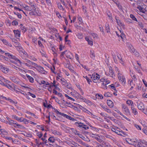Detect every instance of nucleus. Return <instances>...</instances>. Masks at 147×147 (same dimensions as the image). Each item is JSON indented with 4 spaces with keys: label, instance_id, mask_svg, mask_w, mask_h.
I'll list each match as a JSON object with an SVG mask.
<instances>
[{
    "label": "nucleus",
    "instance_id": "f257e3e1",
    "mask_svg": "<svg viewBox=\"0 0 147 147\" xmlns=\"http://www.w3.org/2000/svg\"><path fill=\"white\" fill-rule=\"evenodd\" d=\"M5 55L7 56L8 57H7L4 56H2V57L3 58L6 59H8V58L10 59H12L14 60L16 62L19 63L20 64H21V62L15 56L10 54L8 53H5Z\"/></svg>",
    "mask_w": 147,
    "mask_h": 147
},
{
    "label": "nucleus",
    "instance_id": "f03ea898",
    "mask_svg": "<svg viewBox=\"0 0 147 147\" xmlns=\"http://www.w3.org/2000/svg\"><path fill=\"white\" fill-rule=\"evenodd\" d=\"M89 76H90L91 78L92 79L93 82L94 83H97L100 78V76L96 73H94L92 76L90 75Z\"/></svg>",
    "mask_w": 147,
    "mask_h": 147
},
{
    "label": "nucleus",
    "instance_id": "7ed1b4c3",
    "mask_svg": "<svg viewBox=\"0 0 147 147\" xmlns=\"http://www.w3.org/2000/svg\"><path fill=\"white\" fill-rule=\"evenodd\" d=\"M118 78L120 81L121 82V83L123 85L125 84L126 82L125 78L122 74H121L120 72L118 73Z\"/></svg>",
    "mask_w": 147,
    "mask_h": 147
},
{
    "label": "nucleus",
    "instance_id": "20e7f679",
    "mask_svg": "<svg viewBox=\"0 0 147 147\" xmlns=\"http://www.w3.org/2000/svg\"><path fill=\"white\" fill-rule=\"evenodd\" d=\"M105 73L106 75L111 77H113L114 76H115L114 73L111 67L109 68V72L106 71L105 72Z\"/></svg>",
    "mask_w": 147,
    "mask_h": 147
},
{
    "label": "nucleus",
    "instance_id": "39448f33",
    "mask_svg": "<svg viewBox=\"0 0 147 147\" xmlns=\"http://www.w3.org/2000/svg\"><path fill=\"white\" fill-rule=\"evenodd\" d=\"M27 63H25L24 64L28 67H32L33 66H35L36 63H34L30 60H27Z\"/></svg>",
    "mask_w": 147,
    "mask_h": 147
},
{
    "label": "nucleus",
    "instance_id": "423d86ee",
    "mask_svg": "<svg viewBox=\"0 0 147 147\" xmlns=\"http://www.w3.org/2000/svg\"><path fill=\"white\" fill-rule=\"evenodd\" d=\"M32 67L36 69L37 71L43 73L44 71V68H43L39 65H38L36 63V65L35 66H32Z\"/></svg>",
    "mask_w": 147,
    "mask_h": 147
},
{
    "label": "nucleus",
    "instance_id": "0eeeda50",
    "mask_svg": "<svg viewBox=\"0 0 147 147\" xmlns=\"http://www.w3.org/2000/svg\"><path fill=\"white\" fill-rule=\"evenodd\" d=\"M8 121L9 122H7L8 123V124L10 125H12L13 124H14L16 125L17 126H18V127H20V128L23 127L22 125L17 124L16 122H15L14 121L12 120H8Z\"/></svg>",
    "mask_w": 147,
    "mask_h": 147
},
{
    "label": "nucleus",
    "instance_id": "6e6552de",
    "mask_svg": "<svg viewBox=\"0 0 147 147\" xmlns=\"http://www.w3.org/2000/svg\"><path fill=\"white\" fill-rule=\"evenodd\" d=\"M115 18L117 24L120 27L121 29H125V27L124 24L121 22L120 20L117 19L116 17H115Z\"/></svg>",
    "mask_w": 147,
    "mask_h": 147
},
{
    "label": "nucleus",
    "instance_id": "1a4fd4ad",
    "mask_svg": "<svg viewBox=\"0 0 147 147\" xmlns=\"http://www.w3.org/2000/svg\"><path fill=\"white\" fill-rule=\"evenodd\" d=\"M0 70L5 73H7L9 71L8 68L5 67L3 65L0 66Z\"/></svg>",
    "mask_w": 147,
    "mask_h": 147
},
{
    "label": "nucleus",
    "instance_id": "9d476101",
    "mask_svg": "<svg viewBox=\"0 0 147 147\" xmlns=\"http://www.w3.org/2000/svg\"><path fill=\"white\" fill-rule=\"evenodd\" d=\"M122 109H123L125 112L126 113H128L129 112V110L127 106L124 104L122 105Z\"/></svg>",
    "mask_w": 147,
    "mask_h": 147
},
{
    "label": "nucleus",
    "instance_id": "9b49d317",
    "mask_svg": "<svg viewBox=\"0 0 147 147\" xmlns=\"http://www.w3.org/2000/svg\"><path fill=\"white\" fill-rule=\"evenodd\" d=\"M137 106L138 109L140 110H144L145 108L144 105L142 102L139 103L137 105Z\"/></svg>",
    "mask_w": 147,
    "mask_h": 147
},
{
    "label": "nucleus",
    "instance_id": "f8f14e48",
    "mask_svg": "<svg viewBox=\"0 0 147 147\" xmlns=\"http://www.w3.org/2000/svg\"><path fill=\"white\" fill-rule=\"evenodd\" d=\"M65 66L66 67L68 68L71 72L74 73L75 72L74 70L72 69V67L69 63V62L67 63L65 65Z\"/></svg>",
    "mask_w": 147,
    "mask_h": 147
},
{
    "label": "nucleus",
    "instance_id": "ddd939ff",
    "mask_svg": "<svg viewBox=\"0 0 147 147\" xmlns=\"http://www.w3.org/2000/svg\"><path fill=\"white\" fill-rule=\"evenodd\" d=\"M10 79L13 82L18 83L19 82V80L18 78H16L14 77H10Z\"/></svg>",
    "mask_w": 147,
    "mask_h": 147
},
{
    "label": "nucleus",
    "instance_id": "4468645a",
    "mask_svg": "<svg viewBox=\"0 0 147 147\" xmlns=\"http://www.w3.org/2000/svg\"><path fill=\"white\" fill-rule=\"evenodd\" d=\"M66 56L67 57L70 59H72L73 57V55L70 52H68L66 54Z\"/></svg>",
    "mask_w": 147,
    "mask_h": 147
},
{
    "label": "nucleus",
    "instance_id": "2eb2a0df",
    "mask_svg": "<svg viewBox=\"0 0 147 147\" xmlns=\"http://www.w3.org/2000/svg\"><path fill=\"white\" fill-rule=\"evenodd\" d=\"M13 32L15 34V37H16L17 38H18V37H20V32L18 30H14Z\"/></svg>",
    "mask_w": 147,
    "mask_h": 147
},
{
    "label": "nucleus",
    "instance_id": "dca6fc26",
    "mask_svg": "<svg viewBox=\"0 0 147 147\" xmlns=\"http://www.w3.org/2000/svg\"><path fill=\"white\" fill-rule=\"evenodd\" d=\"M107 103L109 107H110V108H112L114 106V104L111 100H108L107 101Z\"/></svg>",
    "mask_w": 147,
    "mask_h": 147
},
{
    "label": "nucleus",
    "instance_id": "f3484780",
    "mask_svg": "<svg viewBox=\"0 0 147 147\" xmlns=\"http://www.w3.org/2000/svg\"><path fill=\"white\" fill-rule=\"evenodd\" d=\"M131 109L134 115H136L138 114V112L136 111V109L134 108V105L131 106Z\"/></svg>",
    "mask_w": 147,
    "mask_h": 147
},
{
    "label": "nucleus",
    "instance_id": "a211bd4d",
    "mask_svg": "<svg viewBox=\"0 0 147 147\" xmlns=\"http://www.w3.org/2000/svg\"><path fill=\"white\" fill-rule=\"evenodd\" d=\"M26 75L30 82L31 83H33L34 82V79L32 77L28 75V74H26Z\"/></svg>",
    "mask_w": 147,
    "mask_h": 147
},
{
    "label": "nucleus",
    "instance_id": "6ab92c4d",
    "mask_svg": "<svg viewBox=\"0 0 147 147\" xmlns=\"http://www.w3.org/2000/svg\"><path fill=\"white\" fill-rule=\"evenodd\" d=\"M5 79L1 77L0 78V84L3 86H5V83L4 82L5 81Z\"/></svg>",
    "mask_w": 147,
    "mask_h": 147
},
{
    "label": "nucleus",
    "instance_id": "aec40b11",
    "mask_svg": "<svg viewBox=\"0 0 147 147\" xmlns=\"http://www.w3.org/2000/svg\"><path fill=\"white\" fill-rule=\"evenodd\" d=\"M82 99L83 100L84 102L89 105H90L92 104V102L88 100L87 99L85 98H82Z\"/></svg>",
    "mask_w": 147,
    "mask_h": 147
},
{
    "label": "nucleus",
    "instance_id": "412c9836",
    "mask_svg": "<svg viewBox=\"0 0 147 147\" xmlns=\"http://www.w3.org/2000/svg\"><path fill=\"white\" fill-rule=\"evenodd\" d=\"M52 133L54 134L55 135H61V133L57 131L56 130H52Z\"/></svg>",
    "mask_w": 147,
    "mask_h": 147
},
{
    "label": "nucleus",
    "instance_id": "4be33fe9",
    "mask_svg": "<svg viewBox=\"0 0 147 147\" xmlns=\"http://www.w3.org/2000/svg\"><path fill=\"white\" fill-rule=\"evenodd\" d=\"M61 80V81L62 84L63 85H65L67 83V82L66 80L64 78H62Z\"/></svg>",
    "mask_w": 147,
    "mask_h": 147
},
{
    "label": "nucleus",
    "instance_id": "5701e85b",
    "mask_svg": "<svg viewBox=\"0 0 147 147\" xmlns=\"http://www.w3.org/2000/svg\"><path fill=\"white\" fill-rule=\"evenodd\" d=\"M90 57L93 59H94L95 58V55L94 53V51H90Z\"/></svg>",
    "mask_w": 147,
    "mask_h": 147
},
{
    "label": "nucleus",
    "instance_id": "b1692460",
    "mask_svg": "<svg viewBox=\"0 0 147 147\" xmlns=\"http://www.w3.org/2000/svg\"><path fill=\"white\" fill-rule=\"evenodd\" d=\"M126 103L128 105H131V106H133V102L132 101L130 100H128L126 101Z\"/></svg>",
    "mask_w": 147,
    "mask_h": 147
},
{
    "label": "nucleus",
    "instance_id": "393cba45",
    "mask_svg": "<svg viewBox=\"0 0 147 147\" xmlns=\"http://www.w3.org/2000/svg\"><path fill=\"white\" fill-rule=\"evenodd\" d=\"M131 47H130V49H129V51L131 53H134L135 52V49L133 48V47L132 45H130Z\"/></svg>",
    "mask_w": 147,
    "mask_h": 147
},
{
    "label": "nucleus",
    "instance_id": "a878e982",
    "mask_svg": "<svg viewBox=\"0 0 147 147\" xmlns=\"http://www.w3.org/2000/svg\"><path fill=\"white\" fill-rule=\"evenodd\" d=\"M117 134L119 135H122V134L121 133L122 132V131L121 130V131H120L118 130L117 129L115 132Z\"/></svg>",
    "mask_w": 147,
    "mask_h": 147
},
{
    "label": "nucleus",
    "instance_id": "bb28decb",
    "mask_svg": "<svg viewBox=\"0 0 147 147\" xmlns=\"http://www.w3.org/2000/svg\"><path fill=\"white\" fill-rule=\"evenodd\" d=\"M112 96V94L109 92H105L104 96L106 97H110Z\"/></svg>",
    "mask_w": 147,
    "mask_h": 147
},
{
    "label": "nucleus",
    "instance_id": "cd10ccee",
    "mask_svg": "<svg viewBox=\"0 0 147 147\" xmlns=\"http://www.w3.org/2000/svg\"><path fill=\"white\" fill-rule=\"evenodd\" d=\"M66 118L68 119H69L71 120H72L73 121L76 120V119H75L74 118L70 116H68L67 115Z\"/></svg>",
    "mask_w": 147,
    "mask_h": 147
},
{
    "label": "nucleus",
    "instance_id": "c85d7f7f",
    "mask_svg": "<svg viewBox=\"0 0 147 147\" xmlns=\"http://www.w3.org/2000/svg\"><path fill=\"white\" fill-rule=\"evenodd\" d=\"M48 140L50 142H54L55 141V140L53 137H50L48 139Z\"/></svg>",
    "mask_w": 147,
    "mask_h": 147
},
{
    "label": "nucleus",
    "instance_id": "c756f323",
    "mask_svg": "<svg viewBox=\"0 0 147 147\" xmlns=\"http://www.w3.org/2000/svg\"><path fill=\"white\" fill-rule=\"evenodd\" d=\"M20 26H22L20 28V30H22L23 32H25L26 30V28H25L24 27L22 26V24L20 25Z\"/></svg>",
    "mask_w": 147,
    "mask_h": 147
},
{
    "label": "nucleus",
    "instance_id": "7c9ffc66",
    "mask_svg": "<svg viewBox=\"0 0 147 147\" xmlns=\"http://www.w3.org/2000/svg\"><path fill=\"white\" fill-rule=\"evenodd\" d=\"M2 41L5 44L7 45H8L9 46H10L11 47L12 46V45L11 44H10L9 43L8 44V42L6 40H3Z\"/></svg>",
    "mask_w": 147,
    "mask_h": 147
},
{
    "label": "nucleus",
    "instance_id": "2f4dec72",
    "mask_svg": "<svg viewBox=\"0 0 147 147\" xmlns=\"http://www.w3.org/2000/svg\"><path fill=\"white\" fill-rule=\"evenodd\" d=\"M91 35L94 38H97L98 35L96 34L92 33L91 34Z\"/></svg>",
    "mask_w": 147,
    "mask_h": 147
},
{
    "label": "nucleus",
    "instance_id": "473e14b6",
    "mask_svg": "<svg viewBox=\"0 0 147 147\" xmlns=\"http://www.w3.org/2000/svg\"><path fill=\"white\" fill-rule=\"evenodd\" d=\"M130 18L132 19L133 20H135L136 21H138V20L136 18H135L133 14H131L130 15Z\"/></svg>",
    "mask_w": 147,
    "mask_h": 147
},
{
    "label": "nucleus",
    "instance_id": "72a5a7b5",
    "mask_svg": "<svg viewBox=\"0 0 147 147\" xmlns=\"http://www.w3.org/2000/svg\"><path fill=\"white\" fill-rule=\"evenodd\" d=\"M65 96L66 97H67V98H68V99L70 100H71L72 101H74L75 100L74 98L69 96L67 94H65Z\"/></svg>",
    "mask_w": 147,
    "mask_h": 147
},
{
    "label": "nucleus",
    "instance_id": "f704fd0d",
    "mask_svg": "<svg viewBox=\"0 0 147 147\" xmlns=\"http://www.w3.org/2000/svg\"><path fill=\"white\" fill-rule=\"evenodd\" d=\"M83 77L86 79L88 84H90V82H92L91 80L89 79L88 78L87 76H86L85 77H84V76Z\"/></svg>",
    "mask_w": 147,
    "mask_h": 147
},
{
    "label": "nucleus",
    "instance_id": "c9c22d12",
    "mask_svg": "<svg viewBox=\"0 0 147 147\" xmlns=\"http://www.w3.org/2000/svg\"><path fill=\"white\" fill-rule=\"evenodd\" d=\"M57 5H58V8L59 9H60L61 10H63V7H62V5H61V4L60 3H58L57 4Z\"/></svg>",
    "mask_w": 147,
    "mask_h": 147
},
{
    "label": "nucleus",
    "instance_id": "e433bc0d",
    "mask_svg": "<svg viewBox=\"0 0 147 147\" xmlns=\"http://www.w3.org/2000/svg\"><path fill=\"white\" fill-rule=\"evenodd\" d=\"M29 4L31 5V7H32V8H34V10L36 9V6L35 4H32V3L31 2H29Z\"/></svg>",
    "mask_w": 147,
    "mask_h": 147
},
{
    "label": "nucleus",
    "instance_id": "4c0bfd02",
    "mask_svg": "<svg viewBox=\"0 0 147 147\" xmlns=\"http://www.w3.org/2000/svg\"><path fill=\"white\" fill-rule=\"evenodd\" d=\"M106 30L107 31V32H110V29L109 27V25L108 24L107 25H106Z\"/></svg>",
    "mask_w": 147,
    "mask_h": 147
},
{
    "label": "nucleus",
    "instance_id": "58836bf2",
    "mask_svg": "<svg viewBox=\"0 0 147 147\" xmlns=\"http://www.w3.org/2000/svg\"><path fill=\"white\" fill-rule=\"evenodd\" d=\"M78 20L79 21V24H82V18L80 17H78Z\"/></svg>",
    "mask_w": 147,
    "mask_h": 147
},
{
    "label": "nucleus",
    "instance_id": "ea45409f",
    "mask_svg": "<svg viewBox=\"0 0 147 147\" xmlns=\"http://www.w3.org/2000/svg\"><path fill=\"white\" fill-rule=\"evenodd\" d=\"M65 86L68 89H70L71 88V84L68 83H67V84Z\"/></svg>",
    "mask_w": 147,
    "mask_h": 147
},
{
    "label": "nucleus",
    "instance_id": "a19ab883",
    "mask_svg": "<svg viewBox=\"0 0 147 147\" xmlns=\"http://www.w3.org/2000/svg\"><path fill=\"white\" fill-rule=\"evenodd\" d=\"M27 94L28 95H29L31 96H32V97L33 98H35L36 97V96L34 94L31 93L30 92H28L27 93Z\"/></svg>",
    "mask_w": 147,
    "mask_h": 147
},
{
    "label": "nucleus",
    "instance_id": "79ce46f5",
    "mask_svg": "<svg viewBox=\"0 0 147 147\" xmlns=\"http://www.w3.org/2000/svg\"><path fill=\"white\" fill-rule=\"evenodd\" d=\"M24 135L27 137H31L32 136V135L30 133H25Z\"/></svg>",
    "mask_w": 147,
    "mask_h": 147
},
{
    "label": "nucleus",
    "instance_id": "37998d69",
    "mask_svg": "<svg viewBox=\"0 0 147 147\" xmlns=\"http://www.w3.org/2000/svg\"><path fill=\"white\" fill-rule=\"evenodd\" d=\"M70 129H71L76 134H77L78 131L75 129L74 128H70Z\"/></svg>",
    "mask_w": 147,
    "mask_h": 147
},
{
    "label": "nucleus",
    "instance_id": "c03bdc74",
    "mask_svg": "<svg viewBox=\"0 0 147 147\" xmlns=\"http://www.w3.org/2000/svg\"><path fill=\"white\" fill-rule=\"evenodd\" d=\"M106 84H105L104 83H102V85L101 86V87L104 89H107V86L106 85Z\"/></svg>",
    "mask_w": 147,
    "mask_h": 147
},
{
    "label": "nucleus",
    "instance_id": "a18cd8bd",
    "mask_svg": "<svg viewBox=\"0 0 147 147\" xmlns=\"http://www.w3.org/2000/svg\"><path fill=\"white\" fill-rule=\"evenodd\" d=\"M113 57L114 59V60L115 62V63H117V61L118 60V59H117V58L116 57L115 55H113Z\"/></svg>",
    "mask_w": 147,
    "mask_h": 147
},
{
    "label": "nucleus",
    "instance_id": "49530a36",
    "mask_svg": "<svg viewBox=\"0 0 147 147\" xmlns=\"http://www.w3.org/2000/svg\"><path fill=\"white\" fill-rule=\"evenodd\" d=\"M94 138L96 140L98 141L99 142H101V140L100 139V136H98V137H94Z\"/></svg>",
    "mask_w": 147,
    "mask_h": 147
},
{
    "label": "nucleus",
    "instance_id": "de8ad7c7",
    "mask_svg": "<svg viewBox=\"0 0 147 147\" xmlns=\"http://www.w3.org/2000/svg\"><path fill=\"white\" fill-rule=\"evenodd\" d=\"M12 117L13 119H14L17 120L18 121L20 120V118L15 115H12Z\"/></svg>",
    "mask_w": 147,
    "mask_h": 147
},
{
    "label": "nucleus",
    "instance_id": "09e8293b",
    "mask_svg": "<svg viewBox=\"0 0 147 147\" xmlns=\"http://www.w3.org/2000/svg\"><path fill=\"white\" fill-rule=\"evenodd\" d=\"M100 105L105 110L107 109V106L106 105L102 104H100Z\"/></svg>",
    "mask_w": 147,
    "mask_h": 147
},
{
    "label": "nucleus",
    "instance_id": "8fccbe9b",
    "mask_svg": "<svg viewBox=\"0 0 147 147\" xmlns=\"http://www.w3.org/2000/svg\"><path fill=\"white\" fill-rule=\"evenodd\" d=\"M12 23V24L13 25H17L18 24V22L16 20H14L13 21Z\"/></svg>",
    "mask_w": 147,
    "mask_h": 147
},
{
    "label": "nucleus",
    "instance_id": "3c124183",
    "mask_svg": "<svg viewBox=\"0 0 147 147\" xmlns=\"http://www.w3.org/2000/svg\"><path fill=\"white\" fill-rule=\"evenodd\" d=\"M79 127H84L86 126V125H84L83 123L81 122L80 123Z\"/></svg>",
    "mask_w": 147,
    "mask_h": 147
},
{
    "label": "nucleus",
    "instance_id": "603ef678",
    "mask_svg": "<svg viewBox=\"0 0 147 147\" xmlns=\"http://www.w3.org/2000/svg\"><path fill=\"white\" fill-rule=\"evenodd\" d=\"M138 25L142 29L144 28L143 24L142 22H139Z\"/></svg>",
    "mask_w": 147,
    "mask_h": 147
},
{
    "label": "nucleus",
    "instance_id": "864d4df0",
    "mask_svg": "<svg viewBox=\"0 0 147 147\" xmlns=\"http://www.w3.org/2000/svg\"><path fill=\"white\" fill-rule=\"evenodd\" d=\"M134 126L138 129L141 130V128L138 125L136 124H135L134 125Z\"/></svg>",
    "mask_w": 147,
    "mask_h": 147
},
{
    "label": "nucleus",
    "instance_id": "5fc2aeb1",
    "mask_svg": "<svg viewBox=\"0 0 147 147\" xmlns=\"http://www.w3.org/2000/svg\"><path fill=\"white\" fill-rule=\"evenodd\" d=\"M143 132L146 135H147V128H144L142 129Z\"/></svg>",
    "mask_w": 147,
    "mask_h": 147
},
{
    "label": "nucleus",
    "instance_id": "6e6d98bb",
    "mask_svg": "<svg viewBox=\"0 0 147 147\" xmlns=\"http://www.w3.org/2000/svg\"><path fill=\"white\" fill-rule=\"evenodd\" d=\"M37 136L39 137V138H40L42 136V134L41 132H39L37 133Z\"/></svg>",
    "mask_w": 147,
    "mask_h": 147
},
{
    "label": "nucleus",
    "instance_id": "4d7b16f0",
    "mask_svg": "<svg viewBox=\"0 0 147 147\" xmlns=\"http://www.w3.org/2000/svg\"><path fill=\"white\" fill-rule=\"evenodd\" d=\"M59 114L60 115H61L62 116H63L64 117H66V116L67 115H66L64 113H63L60 112Z\"/></svg>",
    "mask_w": 147,
    "mask_h": 147
},
{
    "label": "nucleus",
    "instance_id": "13d9d810",
    "mask_svg": "<svg viewBox=\"0 0 147 147\" xmlns=\"http://www.w3.org/2000/svg\"><path fill=\"white\" fill-rule=\"evenodd\" d=\"M53 93L55 94H57L59 95V94H61V93H58L55 90V89H54L53 90Z\"/></svg>",
    "mask_w": 147,
    "mask_h": 147
},
{
    "label": "nucleus",
    "instance_id": "bf43d9fd",
    "mask_svg": "<svg viewBox=\"0 0 147 147\" xmlns=\"http://www.w3.org/2000/svg\"><path fill=\"white\" fill-rule=\"evenodd\" d=\"M80 109H81L82 111H84L85 112H86V111L87 110V109L85 108H84L83 107L81 106L80 107Z\"/></svg>",
    "mask_w": 147,
    "mask_h": 147
},
{
    "label": "nucleus",
    "instance_id": "052dcab7",
    "mask_svg": "<svg viewBox=\"0 0 147 147\" xmlns=\"http://www.w3.org/2000/svg\"><path fill=\"white\" fill-rule=\"evenodd\" d=\"M81 65L87 71H89L90 70V69H88L87 67H86V65H83L82 64H81Z\"/></svg>",
    "mask_w": 147,
    "mask_h": 147
},
{
    "label": "nucleus",
    "instance_id": "680f3d73",
    "mask_svg": "<svg viewBox=\"0 0 147 147\" xmlns=\"http://www.w3.org/2000/svg\"><path fill=\"white\" fill-rule=\"evenodd\" d=\"M88 44L90 45L91 46H92L93 45V42L92 41L90 40L88 42Z\"/></svg>",
    "mask_w": 147,
    "mask_h": 147
},
{
    "label": "nucleus",
    "instance_id": "e2e57ef3",
    "mask_svg": "<svg viewBox=\"0 0 147 147\" xmlns=\"http://www.w3.org/2000/svg\"><path fill=\"white\" fill-rule=\"evenodd\" d=\"M109 87H110L112 89H113L114 90H116V88L112 84L111 85H109Z\"/></svg>",
    "mask_w": 147,
    "mask_h": 147
},
{
    "label": "nucleus",
    "instance_id": "0e129e2a",
    "mask_svg": "<svg viewBox=\"0 0 147 147\" xmlns=\"http://www.w3.org/2000/svg\"><path fill=\"white\" fill-rule=\"evenodd\" d=\"M137 8L140 11H141V10H142L143 9V7L139 5H138Z\"/></svg>",
    "mask_w": 147,
    "mask_h": 147
},
{
    "label": "nucleus",
    "instance_id": "69168bd1",
    "mask_svg": "<svg viewBox=\"0 0 147 147\" xmlns=\"http://www.w3.org/2000/svg\"><path fill=\"white\" fill-rule=\"evenodd\" d=\"M46 1L48 5H51V3L50 0H46Z\"/></svg>",
    "mask_w": 147,
    "mask_h": 147
},
{
    "label": "nucleus",
    "instance_id": "338daca9",
    "mask_svg": "<svg viewBox=\"0 0 147 147\" xmlns=\"http://www.w3.org/2000/svg\"><path fill=\"white\" fill-rule=\"evenodd\" d=\"M24 8L27 11H31V10L30 9L29 7L28 6H26L25 7H24Z\"/></svg>",
    "mask_w": 147,
    "mask_h": 147
},
{
    "label": "nucleus",
    "instance_id": "774afa93",
    "mask_svg": "<svg viewBox=\"0 0 147 147\" xmlns=\"http://www.w3.org/2000/svg\"><path fill=\"white\" fill-rule=\"evenodd\" d=\"M142 80V81H143L144 84L145 86L147 87V82L146 81L144 80V79H143Z\"/></svg>",
    "mask_w": 147,
    "mask_h": 147
}]
</instances>
